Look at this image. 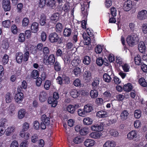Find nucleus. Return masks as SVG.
I'll return each instance as SVG.
<instances>
[{"instance_id": "nucleus-19", "label": "nucleus", "mask_w": 147, "mask_h": 147, "mask_svg": "<svg viewBox=\"0 0 147 147\" xmlns=\"http://www.w3.org/2000/svg\"><path fill=\"white\" fill-rule=\"evenodd\" d=\"M39 24L37 22L33 23L31 26L32 31L34 33H36L38 30Z\"/></svg>"}, {"instance_id": "nucleus-42", "label": "nucleus", "mask_w": 147, "mask_h": 147, "mask_svg": "<svg viewBox=\"0 0 147 147\" xmlns=\"http://www.w3.org/2000/svg\"><path fill=\"white\" fill-rule=\"evenodd\" d=\"M27 87L26 82L25 81H23L22 82L21 86H18L17 89L18 91H21L22 88L25 89L27 88Z\"/></svg>"}, {"instance_id": "nucleus-32", "label": "nucleus", "mask_w": 147, "mask_h": 147, "mask_svg": "<svg viewBox=\"0 0 147 147\" xmlns=\"http://www.w3.org/2000/svg\"><path fill=\"white\" fill-rule=\"evenodd\" d=\"M124 90L126 92L130 91L133 88V86L132 85L129 83L125 84L123 86Z\"/></svg>"}, {"instance_id": "nucleus-52", "label": "nucleus", "mask_w": 147, "mask_h": 147, "mask_svg": "<svg viewBox=\"0 0 147 147\" xmlns=\"http://www.w3.org/2000/svg\"><path fill=\"white\" fill-rule=\"evenodd\" d=\"M23 60L24 61H27L28 59L29 53L28 51H26L23 55Z\"/></svg>"}, {"instance_id": "nucleus-28", "label": "nucleus", "mask_w": 147, "mask_h": 147, "mask_svg": "<svg viewBox=\"0 0 147 147\" xmlns=\"http://www.w3.org/2000/svg\"><path fill=\"white\" fill-rule=\"evenodd\" d=\"M108 133L111 136L114 137H117L119 135V133L118 131L116 130L113 129H110Z\"/></svg>"}, {"instance_id": "nucleus-10", "label": "nucleus", "mask_w": 147, "mask_h": 147, "mask_svg": "<svg viewBox=\"0 0 147 147\" xmlns=\"http://www.w3.org/2000/svg\"><path fill=\"white\" fill-rule=\"evenodd\" d=\"M3 7L5 11H8L11 9L9 0H3Z\"/></svg>"}, {"instance_id": "nucleus-14", "label": "nucleus", "mask_w": 147, "mask_h": 147, "mask_svg": "<svg viewBox=\"0 0 147 147\" xmlns=\"http://www.w3.org/2000/svg\"><path fill=\"white\" fill-rule=\"evenodd\" d=\"M129 115V113L126 110H124L121 112L120 118L122 121H125L128 118Z\"/></svg>"}, {"instance_id": "nucleus-18", "label": "nucleus", "mask_w": 147, "mask_h": 147, "mask_svg": "<svg viewBox=\"0 0 147 147\" xmlns=\"http://www.w3.org/2000/svg\"><path fill=\"white\" fill-rule=\"evenodd\" d=\"M48 102V103L50 104H51V106L53 107H55L57 104V100L52 97H49V98Z\"/></svg>"}, {"instance_id": "nucleus-49", "label": "nucleus", "mask_w": 147, "mask_h": 147, "mask_svg": "<svg viewBox=\"0 0 147 147\" xmlns=\"http://www.w3.org/2000/svg\"><path fill=\"white\" fill-rule=\"evenodd\" d=\"M88 129L86 127H84L83 128H82L80 133L81 135H85L88 133Z\"/></svg>"}, {"instance_id": "nucleus-26", "label": "nucleus", "mask_w": 147, "mask_h": 147, "mask_svg": "<svg viewBox=\"0 0 147 147\" xmlns=\"http://www.w3.org/2000/svg\"><path fill=\"white\" fill-rule=\"evenodd\" d=\"M93 110V108L91 105L88 104L84 106V110L86 113L91 112Z\"/></svg>"}, {"instance_id": "nucleus-48", "label": "nucleus", "mask_w": 147, "mask_h": 147, "mask_svg": "<svg viewBox=\"0 0 147 147\" xmlns=\"http://www.w3.org/2000/svg\"><path fill=\"white\" fill-rule=\"evenodd\" d=\"M139 82L140 84L143 87H145L147 86V83L144 79L143 78H141L139 80Z\"/></svg>"}, {"instance_id": "nucleus-58", "label": "nucleus", "mask_w": 147, "mask_h": 147, "mask_svg": "<svg viewBox=\"0 0 147 147\" xmlns=\"http://www.w3.org/2000/svg\"><path fill=\"white\" fill-rule=\"evenodd\" d=\"M63 81L64 82L65 84H68L70 83V80L69 78L65 75L62 76Z\"/></svg>"}, {"instance_id": "nucleus-33", "label": "nucleus", "mask_w": 147, "mask_h": 147, "mask_svg": "<svg viewBox=\"0 0 147 147\" xmlns=\"http://www.w3.org/2000/svg\"><path fill=\"white\" fill-rule=\"evenodd\" d=\"M15 128L14 127L11 126L8 127L6 130V134L8 136L10 134L12 133L15 131Z\"/></svg>"}, {"instance_id": "nucleus-45", "label": "nucleus", "mask_w": 147, "mask_h": 147, "mask_svg": "<svg viewBox=\"0 0 147 147\" xmlns=\"http://www.w3.org/2000/svg\"><path fill=\"white\" fill-rule=\"evenodd\" d=\"M63 27L61 24L60 23H58L56 26V31L58 32H61L62 30Z\"/></svg>"}, {"instance_id": "nucleus-54", "label": "nucleus", "mask_w": 147, "mask_h": 147, "mask_svg": "<svg viewBox=\"0 0 147 147\" xmlns=\"http://www.w3.org/2000/svg\"><path fill=\"white\" fill-rule=\"evenodd\" d=\"M142 30L144 34L147 33V23L142 24L141 27Z\"/></svg>"}, {"instance_id": "nucleus-51", "label": "nucleus", "mask_w": 147, "mask_h": 147, "mask_svg": "<svg viewBox=\"0 0 147 147\" xmlns=\"http://www.w3.org/2000/svg\"><path fill=\"white\" fill-rule=\"evenodd\" d=\"M141 111L139 110L135 111L134 113L135 117L136 119H139L141 116Z\"/></svg>"}, {"instance_id": "nucleus-12", "label": "nucleus", "mask_w": 147, "mask_h": 147, "mask_svg": "<svg viewBox=\"0 0 147 147\" xmlns=\"http://www.w3.org/2000/svg\"><path fill=\"white\" fill-rule=\"evenodd\" d=\"M24 94L21 92H19L17 94L15 97L16 101L19 103H20L24 99Z\"/></svg>"}, {"instance_id": "nucleus-43", "label": "nucleus", "mask_w": 147, "mask_h": 147, "mask_svg": "<svg viewBox=\"0 0 147 147\" xmlns=\"http://www.w3.org/2000/svg\"><path fill=\"white\" fill-rule=\"evenodd\" d=\"M80 62V60L78 57H75L72 61L71 64L73 66H78Z\"/></svg>"}, {"instance_id": "nucleus-60", "label": "nucleus", "mask_w": 147, "mask_h": 147, "mask_svg": "<svg viewBox=\"0 0 147 147\" xmlns=\"http://www.w3.org/2000/svg\"><path fill=\"white\" fill-rule=\"evenodd\" d=\"M51 84V82L49 80H47L46 81L44 85L45 88L46 90H48Z\"/></svg>"}, {"instance_id": "nucleus-30", "label": "nucleus", "mask_w": 147, "mask_h": 147, "mask_svg": "<svg viewBox=\"0 0 147 147\" xmlns=\"http://www.w3.org/2000/svg\"><path fill=\"white\" fill-rule=\"evenodd\" d=\"M71 96L73 98H76L80 95V93L76 90H72L70 92Z\"/></svg>"}, {"instance_id": "nucleus-46", "label": "nucleus", "mask_w": 147, "mask_h": 147, "mask_svg": "<svg viewBox=\"0 0 147 147\" xmlns=\"http://www.w3.org/2000/svg\"><path fill=\"white\" fill-rule=\"evenodd\" d=\"M73 72L76 76H78L81 73V70L80 68L78 67H76L74 69Z\"/></svg>"}, {"instance_id": "nucleus-4", "label": "nucleus", "mask_w": 147, "mask_h": 147, "mask_svg": "<svg viewBox=\"0 0 147 147\" xmlns=\"http://www.w3.org/2000/svg\"><path fill=\"white\" fill-rule=\"evenodd\" d=\"M59 38L57 34L55 32L51 33L49 36V40L51 43H54L58 41Z\"/></svg>"}, {"instance_id": "nucleus-55", "label": "nucleus", "mask_w": 147, "mask_h": 147, "mask_svg": "<svg viewBox=\"0 0 147 147\" xmlns=\"http://www.w3.org/2000/svg\"><path fill=\"white\" fill-rule=\"evenodd\" d=\"M55 1L54 0H48L47 5L48 6L53 7L55 5Z\"/></svg>"}, {"instance_id": "nucleus-31", "label": "nucleus", "mask_w": 147, "mask_h": 147, "mask_svg": "<svg viewBox=\"0 0 147 147\" xmlns=\"http://www.w3.org/2000/svg\"><path fill=\"white\" fill-rule=\"evenodd\" d=\"M92 121V119L89 117L85 118L83 120L84 124L86 125L91 124Z\"/></svg>"}, {"instance_id": "nucleus-41", "label": "nucleus", "mask_w": 147, "mask_h": 147, "mask_svg": "<svg viewBox=\"0 0 147 147\" xmlns=\"http://www.w3.org/2000/svg\"><path fill=\"white\" fill-rule=\"evenodd\" d=\"M29 23V20L28 18H24L22 22V25L24 27L27 26Z\"/></svg>"}, {"instance_id": "nucleus-40", "label": "nucleus", "mask_w": 147, "mask_h": 147, "mask_svg": "<svg viewBox=\"0 0 147 147\" xmlns=\"http://www.w3.org/2000/svg\"><path fill=\"white\" fill-rule=\"evenodd\" d=\"M135 63L138 65L141 64V58L139 55H137L134 58Z\"/></svg>"}, {"instance_id": "nucleus-39", "label": "nucleus", "mask_w": 147, "mask_h": 147, "mask_svg": "<svg viewBox=\"0 0 147 147\" xmlns=\"http://www.w3.org/2000/svg\"><path fill=\"white\" fill-rule=\"evenodd\" d=\"M91 59L88 56H86L83 59V63L85 65H88L90 62Z\"/></svg>"}, {"instance_id": "nucleus-22", "label": "nucleus", "mask_w": 147, "mask_h": 147, "mask_svg": "<svg viewBox=\"0 0 147 147\" xmlns=\"http://www.w3.org/2000/svg\"><path fill=\"white\" fill-rule=\"evenodd\" d=\"M138 48L139 51L141 53H143L145 51L146 47L144 42L143 41H140L139 42Z\"/></svg>"}, {"instance_id": "nucleus-50", "label": "nucleus", "mask_w": 147, "mask_h": 147, "mask_svg": "<svg viewBox=\"0 0 147 147\" xmlns=\"http://www.w3.org/2000/svg\"><path fill=\"white\" fill-rule=\"evenodd\" d=\"M38 71L36 70H33L31 73V76L32 77L35 79L37 78L38 76Z\"/></svg>"}, {"instance_id": "nucleus-5", "label": "nucleus", "mask_w": 147, "mask_h": 147, "mask_svg": "<svg viewBox=\"0 0 147 147\" xmlns=\"http://www.w3.org/2000/svg\"><path fill=\"white\" fill-rule=\"evenodd\" d=\"M127 138L129 140H136L138 138L137 132L135 130H132L127 134Z\"/></svg>"}, {"instance_id": "nucleus-7", "label": "nucleus", "mask_w": 147, "mask_h": 147, "mask_svg": "<svg viewBox=\"0 0 147 147\" xmlns=\"http://www.w3.org/2000/svg\"><path fill=\"white\" fill-rule=\"evenodd\" d=\"M37 18L40 20V23L41 25L44 26L46 23V17L43 13H38Z\"/></svg>"}, {"instance_id": "nucleus-35", "label": "nucleus", "mask_w": 147, "mask_h": 147, "mask_svg": "<svg viewBox=\"0 0 147 147\" xmlns=\"http://www.w3.org/2000/svg\"><path fill=\"white\" fill-rule=\"evenodd\" d=\"M95 89L92 90L90 92V95L92 98H96L98 96V92Z\"/></svg>"}, {"instance_id": "nucleus-59", "label": "nucleus", "mask_w": 147, "mask_h": 147, "mask_svg": "<svg viewBox=\"0 0 147 147\" xmlns=\"http://www.w3.org/2000/svg\"><path fill=\"white\" fill-rule=\"evenodd\" d=\"M42 53L45 55H47L49 54L50 50L49 48L47 47H43L42 50Z\"/></svg>"}, {"instance_id": "nucleus-27", "label": "nucleus", "mask_w": 147, "mask_h": 147, "mask_svg": "<svg viewBox=\"0 0 147 147\" xmlns=\"http://www.w3.org/2000/svg\"><path fill=\"white\" fill-rule=\"evenodd\" d=\"M59 14L58 13H55L53 14L51 17V20L53 22H57L59 19Z\"/></svg>"}, {"instance_id": "nucleus-44", "label": "nucleus", "mask_w": 147, "mask_h": 147, "mask_svg": "<svg viewBox=\"0 0 147 147\" xmlns=\"http://www.w3.org/2000/svg\"><path fill=\"white\" fill-rule=\"evenodd\" d=\"M67 110L69 113H73L75 111V108L74 106L69 105L67 107Z\"/></svg>"}, {"instance_id": "nucleus-11", "label": "nucleus", "mask_w": 147, "mask_h": 147, "mask_svg": "<svg viewBox=\"0 0 147 147\" xmlns=\"http://www.w3.org/2000/svg\"><path fill=\"white\" fill-rule=\"evenodd\" d=\"M39 97V100L41 102H44L45 101L47 98L46 92L44 91H41L40 93Z\"/></svg>"}, {"instance_id": "nucleus-34", "label": "nucleus", "mask_w": 147, "mask_h": 147, "mask_svg": "<svg viewBox=\"0 0 147 147\" xmlns=\"http://www.w3.org/2000/svg\"><path fill=\"white\" fill-rule=\"evenodd\" d=\"M9 113L10 115H12L14 113L15 111V107L14 105L11 104L9 106L8 109Z\"/></svg>"}, {"instance_id": "nucleus-15", "label": "nucleus", "mask_w": 147, "mask_h": 147, "mask_svg": "<svg viewBox=\"0 0 147 147\" xmlns=\"http://www.w3.org/2000/svg\"><path fill=\"white\" fill-rule=\"evenodd\" d=\"M41 120L42 122L47 125L49 126L50 124V119L49 117H47L45 115H42L41 117Z\"/></svg>"}, {"instance_id": "nucleus-29", "label": "nucleus", "mask_w": 147, "mask_h": 147, "mask_svg": "<svg viewBox=\"0 0 147 147\" xmlns=\"http://www.w3.org/2000/svg\"><path fill=\"white\" fill-rule=\"evenodd\" d=\"M72 30L70 28H65L63 31V34L65 36L68 37L71 34Z\"/></svg>"}, {"instance_id": "nucleus-24", "label": "nucleus", "mask_w": 147, "mask_h": 147, "mask_svg": "<svg viewBox=\"0 0 147 147\" xmlns=\"http://www.w3.org/2000/svg\"><path fill=\"white\" fill-rule=\"evenodd\" d=\"M87 5H88V3H85L84 4H83V5H81L82 13L84 14L83 16H84V17H86L88 15L87 9H86V8H87L86 7Z\"/></svg>"}, {"instance_id": "nucleus-21", "label": "nucleus", "mask_w": 147, "mask_h": 147, "mask_svg": "<svg viewBox=\"0 0 147 147\" xmlns=\"http://www.w3.org/2000/svg\"><path fill=\"white\" fill-rule=\"evenodd\" d=\"M112 74L111 72V74H108L105 73L103 75V80L106 82L109 83L111 82V76Z\"/></svg>"}, {"instance_id": "nucleus-62", "label": "nucleus", "mask_w": 147, "mask_h": 147, "mask_svg": "<svg viewBox=\"0 0 147 147\" xmlns=\"http://www.w3.org/2000/svg\"><path fill=\"white\" fill-rule=\"evenodd\" d=\"M78 115L82 117H85L87 114L84 110H83L80 109L78 110Z\"/></svg>"}, {"instance_id": "nucleus-56", "label": "nucleus", "mask_w": 147, "mask_h": 147, "mask_svg": "<svg viewBox=\"0 0 147 147\" xmlns=\"http://www.w3.org/2000/svg\"><path fill=\"white\" fill-rule=\"evenodd\" d=\"M2 47L5 49H7L9 47V44L7 41L5 40H3L2 42Z\"/></svg>"}, {"instance_id": "nucleus-3", "label": "nucleus", "mask_w": 147, "mask_h": 147, "mask_svg": "<svg viewBox=\"0 0 147 147\" xmlns=\"http://www.w3.org/2000/svg\"><path fill=\"white\" fill-rule=\"evenodd\" d=\"M137 17L140 20H143L147 18V11L144 9L139 11L138 13Z\"/></svg>"}, {"instance_id": "nucleus-1", "label": "nucleus", "mask_w": 147, "mask_h": 147, "mask_svg": "<svg viewBox=\"0 0 147 147\" xmlns=\"http://www.w3.org/2000/svg\"><path fill=\"white\" fill-rule=\"evenodd\" d=\"M139 40L137 35L136 34L128 35L126 38L127 42L130 46L136 45Z\"/></svg>"}, {"instance_id": "nucleus-25", "label": "nucleus", "mask_w": 147, "mask_h": 147, "mask_svg": "<svg viewBox=\"0 0 147 147\" xmlns=\"http://www.w3.org/2000/svg\"><path fill=\"white\" fill-rule=\"evenodd\" d=\"M16 60L17 62L18 63H20L22 62L23 60V54L21 52L18 53L16 54Z\"/></svg>"}, {"instance_id": "nucleus-6", "label": "nucleus", "mask_w": 147, "mask_h": 147, "mask_svg": "<svg viewBox=\"0 0 147 147\" xmlns=\"http://www.w3.org/2000/svg\"><path fill=\"white\" fill-rule=\"evenodd\" d=\"M91 129L93 131H101L103 130V124L101 123L94 124L91 127Z\"/></svg>"}, {"instance_id": "nucleus-63", "label": "nucleus", "mask_w": 147, "mask_h": 147, "mask_svg": "<svg viewBox=\"0 0 147 147\" xmlns=\"http://www.w3.org/2000/svg\"><path fill=\"white\" fill-rule=\"evenodd\" d=\"M103 59L100 57L98 58L96 60V63L99 66H101L103 64Z\"/></svg>"}, {"instance_id": "nucleus-23", "label": "nucleus", "mask_w": 147, "mask_h": 147, "mask_svg": "<svg viewBox=\"0 0 147 147\" xmlns=\"http://www.w3.org/2000/svg\"><path fill=\"white\" fill-rule=\"evenodd\" d=\"M26 112L25 110L24 109H20L18 112V117L19 119L23 118L25 116Z\"/></svg>"}, {"instance_id": "nucleus-53", "label": "nucleus", "mask_w": 147, "mask_h": 147, "mask_svg": "<svg viewBox=\"0 0 147 147\" xmlns=\"http://www.w3.org/2000/svg\"><path fill=\"white\" fill-rule=\"evenodd\" d=\"M102 47L100 45H98L95 48V51L97 53H100L102 51Z\"/></svg>"}, {"instance_id": "nucleus-8", "label": "nucleus", "mask_w": 147, "mask_h": 147, "mask_svg": "<svg viewBox=\"0 0 147 147\" xmlns=\"http://www.w3.org/2000/svg\"><path fill=\"white\" fill-rule=\"evenodd\" d=\"M132 6V1L128 0L124 3L123 8L125 11H128L131 9Z\"/></svg>"}, {"instance_id": "nucleus-9", "label": "nucleus", "mask_w": 147, "mask_h": 147, "mask_svg": "<svg viewBox=\"0 0 147 147\" xmlns=\"http://www.w3.org/2000/svg\"><path fill=\"white\" fill-rule=\"evenodd\" d=\"M84 79L86 82H88L90 81L92 78V74L88 71H85L83 75Z\"/></svg>"}, {"instance_id": "nucleus-20", "label": "nucleus", "mask_w": 147, "mask_h": 147, "mask_svg": "<svg viewBox=\"0 0 147 147\" xmlns=\"http://www.w3.org/2000/svg\"><path fill=\"white\" fill-rule=\"evenodd\" d=\"M101 133L93 132L89 134V136L91 138L94 139H99L102 136Z\"/></svg>"}, {"instance_id": "nucleus-57", "label": "nucleus", "mask_w": 147, "mask_h": 147, "mask_svg": "<svg viewBox=\"0 0 147 147\" xmlns=\"http://www.w3.org/2000/svg\"><path fill=\"white\" fill-rule=\"evenodd\" d=\"M54 69L55 70L59 71L61 69V66L59 63L57 61L55 62L54 65Z\"/></svg>"}, {"instance_id": "nucleus-36", "label": "nucleus", "mask_w": 147, "mask_h": 147, "mask_svg": "<svg viewBox=\"0 0 147 147\" xmlns=\"http://www.w3.org/2000/svg\"><path fill=\"white\" fill-rule=\"evenodd\" d=\"M83 141L82 137L78 136L75 138L73 140V142L76 144L80 143Z\"/></svg>"}, {"instance_id": "nucleus-16", "label": "nucleus", "mask_w": 147, "mask_h": 147, "mask_svg": "<svg viewBox=\"0 0 147 147\" xmlns=\"http://www.w3.org/2000/svg\"><path fill=\"white\" fill-rule=\"evenodd\" d=\"M100 79L98 78H94L92 83V88L96 89L98 86L99 84Z\"/></svg>"}, {"instance_id": "nucleus-17", "label": "nucleus", "mask_w": 147, "mask_h": 147, "mask_svg": "<svg viewBox=\"0 0 147 147\" xmlns=\"http://www.w3.org/2000/svg\"><path fill=\"white\" fill-rule=\"evenodd\" d=\"M115 142L113 140H109L106 141L103 145V147H115Z\"/></svg>"}, {"instance_id": "nucleus-2", "label": "nucleus", "mask_w": 147, "mask_h": 147, "mask_svg": "<svg viewBox=\"0 0 147 147\" xmlns=\"http://www.w3.org/2000/svg\"><path fill=\"white\" fill-rule=\"evenodd\" d=\"M55 60V56L53 54H51L49 56L44 55L43 57L44 63L47 65L53 64Z\"/></svg>"}, {"instance_id": "nucleus-13", "label": "nucleus", "mask_w": 147, "mask_h": 147, "mask_svg": "<svg viewBox=\"0 0 147 147\" xmlns=\"http://www.w3.org/2000/svg\"><path fill=\"white\" fill-rule=\"evenodd\" d=\"M95 143V142L94 140L87 139L84 141V144L86 146L89 147L93 146Z\"/></svg>"}, {"instance_id": "nucleus-37", "label": "nucleus", "mask_w": 147, "mask_h": 147, "mask_svg": "<svg viewBox=\"0 0 147 147\" xmlns=\"http://www.w3.org/2000/svg\"><path fill=\"white\" fill-rule=\"evenodd\" d=\"M64 64L65 65H67L70 62V58L69 55H65L63 58Z\"/></svg>"}, {"instance_id": "nucleus-38", "label": "nucleus", "mask_w": 147, "mask_h": 147, "mask_svg": "<svg viewBox=\"0 0 147 147\" xmlns=\"http://www.w3.org/2000/svg\"><path fill=\"white\" fill-rule=\"evenodd\" d=\"M96 115L99 117H107V115L105 111H100L96 113Z\"/></svg>"}, {"instance_id": "nucleus-61", "label": "nucleus", "mask_w": 147, "mask_h": 147, "mask_svg": "<svg viewBox=\"0 0 147 147\" xmlns=\"http://www.w3.org/2000/svg\"><path fill=\"white\" fill-rule=\"evenodd\" d=\"M25 40V36L24 33H21L19 36L18 40L20 42H23Z\"/></svg>"}, {"instance_id": "nucleus-64", "label": "nucleus", "mask_w": 147, "mask_h": 147, "mask_svg": "<svg viewBox=\"0 0 147 147\" xmlns=\"http://www.w3.org/2000/svg\"><path fill=\"white\" fill-rule=\"evenodd\" d=\"M9 61V57L7 55L5 54L3 58L2 62L4 64H7Z\"/></svg>"}, {"instance_id": "nucleus-47", "label": "nucleus", "mask_w": 147, "mask_h": 147, "mask_svg": "<svg viewBox=\"0 0 147 147\" xmlns=\"http://www.w3.org/2000/svg\"><path fill=\"white\" fill-rule=\"evenodd\" d=\"M2 24L4 27L8 28L11 26V21L9 20L4 21L2 22Z\"/></svg>"}]
</instances>
